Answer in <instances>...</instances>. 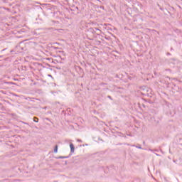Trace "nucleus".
<instances>
[{
	"mask_svg": "<svg viewBox=\"0 0 182 182\" xmlns=\"http://www.w3.org/2000/svg\"><path fill=\"white\" fill-rule=\"evenodd\" d=\"M70 147L71 153H75V146H73V144H70Z\"/></svg>",
	"mask_w": 182,
	"mask_h": 182,
	"instance_id": "obj_1",
	"label": "nucleus"
},
{
	"mask_svg": "<svg viewBox=\"0 0 182 182\" xmlns=\"http://www.w3.org/2000/svg\"><path fill=\"white\" fill-rule=\"evenodd\" d=\"M54 153H58V145L55 146Z\"/></svg>",
	"mask_w": 182,
	"mask_h": 182,
	"instance_id": "obj_2",
	"label": "nucleus"
},
{
	"mask_svg": "<svg viewBox=\"0 0 182 182\" xmlns=\"http://www.w3.org/2000/svg\"><path fill=\"white\" fill-rule=\"evenodd\" d=\"M33 122H35L36 123H38L39 121H38V119L37 118H35L33 119Z\"/></svg>",
	"mask_w": 182,
	"mask_h": 182,
	"instance_id": "obj_3",
	"label": "nucleus"
},
{
	"mask_svg": "<svg viewBox=\"0 0 182 182\" xmlns=\"http://www.w3.org/2000/svg\"><path fill=\"white\" fill-rule=\"evenodd\" d=\"M48 76H49L50 77H52V75H48Z\"/></svg>",
	"mask_w": 182,
	"mask_h": 182,
	"instance_id": "obj_4",
	"label": "nucleus"
}]
</instances>
